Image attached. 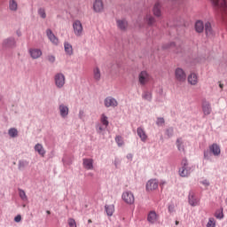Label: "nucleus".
<instances>
[{
  "label": "nucleus",
  "mask_w": 227,
  "mask_h": 227,
  "mask_svg": "<svg viewBox=\"0 0 227 227\" xmlns=\"http://www.w3.org/2000/svg\"><path fill=\"white\" fill-rule=\"evenodd\" d=\"M15 45V39L10 38L4 41V47H13Z\"/></svg>",
  "instance_id": "nucleus-31"
},
{
  "label": "nucleus",
  "mask_w": 227,
  "mask_h": 227,
  "mask_svg": "<svg viewBox=\"0 0 227 227\" xmlns=\"http://www.w3.org/2000/svg\"><path fill=\"white\" fill-rule=\"evenodd\" d=\"M46 35L49 38V40L53 43V45H58L59 43V39L56 37V35L52 33V30L47 29L46 30Z\"/></svg>",
  "instance_id": "nucleus-13"
},
{
  "label": "nucleus",
  "mask_w": 227,
  "mask_h": 227,
  "mask_svg": "<svg viewBox=\"0 0 227 227\" xmlns=\"http://www.w3.org/2000/svg\"><path fill=\"white\" fill-rule=\"evenodd\" d=\"M211 3L216 10H220L227 15V0H211Z\"/></svg>",
  "instance_id": "nucleus-3"
},
{
  "label": "nucleus",
  "mask_w": 227,
  "mask_h": 227,
  "mask_svg": "<svg viewBox=\"0 0 227 227\" xmlns=\"http://www.w3.org/2000/svg\"><path fill=\"white\" fill-rule=\"evenodd\" d=\"M176 146L179 150V152H184V142H182V138H178L176 140Z\"/></svg>",
  "instance_id": "nucleus-33"
},
{
  "label": "nucleus",
  "mask_w": 227,
  "mask_h": 227,
  "mask_svg": "<svg viewBox=\"0 0 227 227\" xmlns=\"http://www.w3.org/2000/svg\"><path fill=\"white\" fill-rule=\"evenodd\" d=\"M153 14L154 17H162V4L160 1L154 3L153 6Z\"/></svg>",
  "instance_id": "nucleus-7"
},
{
  "label": "nucleus",
  "mask_w": 227,
  "mask_h": 227,
  "mask_svg": "<svg viewBox=\"0 0 227 227\" xmlns=\"http://www.w3.org/2000/svg\"><path fill=\"white\" fill-rule=\"evenodd\" d=\"M15 223H20L22 221V216L20 215H18L14 218Z\"/></svg>",
  "instance_id": "nucleus-46"
},
{
  "label": "nucleus",
  "mask_w": 227,
  "mask_h": 227,
  "mask_svg": "<svg viewBox=\"0 0 227 227\" xmlns=\"http://www.w3.org/2000/svg\"><path fill=\"white\" fill-rule=\"evenodd\" d=\"M188 82L192 86H196L199 82L198 74L196 73H192L188 75Z\"/></svg>",
  "instance_id": "nucleus-17"
},
{
  "label": "nucleus",
  "mask_w": 227,
  "mask_h": 227,
  "mask_svg": "<svg viewBox=\"0 0 227 227\" xmlns=\"http://www.w3.org/2000/svg\"><path fill=\"white\" fill-rule=\"evenodd\" d=\"M173 45H175V43H170V47H172Z\"/></svg>",
  "instance_id": "nucleus-55"
},
{
  "label": "nucleus",
  "mask_w": 227,
  "mask_h": 227,
  "mask_svg": "<svg viewBox=\"0 0 227 227\" xmlns=\"http://www.w3.org/2000/svg\"><path fill=\"white\" fill-rule=\"evenodd\" d=\"M88 223H92L91 219H89V220H88Z\"/></svg>",
  "instance_id": "nucleus-53"
},
{
  "label": "nucleus",
  "mask_w": 227,
  "mask_h": 227,
  "mask_svg": "<svg viewBox=\"0 0 227 227\" xmlns=\"http://www.w3.org/2000/svg\"><path fill=\"white\" fill-rule=\"evenodd\" d=\"M157 125H164V118H158Z\"/></svg>",
  "instance_id": "nucleus-47"
},
{
  "label": "nucleus",
  "mask_w": 227,
  "mask_h": 227,
  "mask_svg": "<svg viewBox=\"0 0 227 227\" xmlns=\"http://www.w3.org/2000/svg\"><path fill=\"white\" fill-rule=\"evenodd\" d=\"M155 189H159V182L155 179L149 180L146 184V190L155 191Z\"/></svg>",
  "instance_id": "nucleus-15"
},
{
  "label": "nucleus",
  "mask_w": 227,
  "mask_h": 227,
  "mask_svg": "<svg viewBox=\"0 0 227 227\" xmlns=\"http://www.w3.org/2000/svg\"><path fill=\"white\" fill-rule=\"evenodd\" d=\"M178 224H180V222L176 221V225L178 226Z\"/></svg>",
  "instance_id": "nucleus-52"
},
{
  "label": "nucleus",
  "mask_w": 227,
  "mask_h": 227,
  "mask_svg": "<svg viewBox=\"0 0 227 227\" xmlns=\"http://www.w3.org/2000/svg\"><path fill=\"white\" fill-rule=\"evenodd\" d=\"M73 30L75 36H82V33H84V27H82L81 20H75L73 22Z\"/></svg>",
  "instance_id": "nucleus-5"
},
{
  "label": "nucleus",
  "mask_w": 227,
  "mask_h": 227,
  "mask_svg": "<svg viewBox=\"0 0 227 227\" xmlns=\"http://www.w3.org/2000/svg\"><path fill=\"white\" fill-rule=\"evenodd\" d=\"M100 121L106 129H107V127H109V120L106 114H101Z\"/></svg>",
  "instance_id": "nucleus-29"
},
{
  "label": "nucleus",
  "mask_w": 227,
  "mask_h": 227,
  "mask_svg": "<svg viewBox=\"0 0 227 227\" xmlns=\"http://www.w3.org/2000/svg\"><path fill=\"white\" fill-rule=\"evenodd\" d=\"M188 201L191 207H198L200 205V200L196 198V195L192 192L189 193Z\"/></svg>",
  "instance_id": "nucleus-11"
},
{
  "label": "nucleus",
  "mask_w": 227,
  "mask_h": 227,
  "mask_svg": "<svg viewBox=\"0 0 227 227\" xmlns=\"http://www.w3.org/2000/svg\"><path fill=\"white\" fill-rule=\"evenodd\" d=\"M115 142L117 143L118 146H123V137L120 136L116 137Z\"/></svg>",
  "instance_id": "nucleus-36"
},
{
  "label": "nucleus",
  "mask_w": 227,
  "mask_h": 227,
  "mask_svg": "<svg viewBox=\"0 0 227 227\" xmlns=\"http://www.w3.org/2000/svg\"><path fill=\"white\" fill-rule=\"evenodd\" d=\"M202 112L204 116H208V114L212 113V106H210V103L208 101L202 102Z\"/></svg>",
  "instance_id": "nucleus-14"
},
{
  "label": "nucleus",
  "mask_w": 227,
  "mask_h": 227,
  "mask_svg": "<svg viewBox=\"0 0 227 227\" xmlns=\"http://www.w3.org/2000/svg\"><path fill=\"white\" fill-rule=\"evenodd\" d=\"M106 208V212L107 214V215H109V217H111V215H113V214H114V205H106L105 206Z\"/></svg>",
  "instance_id": "nucleus-30"
},
{
  "label": "nucleus",
  "mask_w": 227,
  "mask_h": 227,
  "mask_svg": "<svg viewBox=\"0 0 227 227\" xmlns=\"http://www.w3.org/2000/svg\"><path fill=\"white\" fill-rule=\"evenodd\" d=\"M8 134L10 137H17V136H19V131L17 130V129L12 128L9 129Z\"/></svg>",
  "instance_id": "nucleus-32"
},
{
  "label": "nucleus",
  "mask_w": 227,
  "mask_h": 227,
  "mask_svg": "<svg viewBox=\"0 0 227 227\" xmlns=\"http://www.w3.org/2000/svg\"><path fill=\"white\" fill-rule=\"evenodd\" d=\"M29 54L33 59H38L42 56V50L36 48L30 49Z\"/></svg>",
  "instance_id": "nucleus-18"
},
{
  "label": "nucleus",
  "mask_w": 227,
  "mask_h": 227,
  "mask_svg": "<svg viewBox=\"0 0 227 227\" xmlns=\"http://www.w3.org/2000/svg\"><path fill=\"white\" fill-rule=\"evenodd\" d=\"M142 98H144V100H148V102H150V100H152V93L144 92V94L142 95Z\"/></svg>",
  "instance_id": "nucleus-35"
},
{
  "label": "nucleus",
  "mask_w": 227,
  "mask_h": 227,
  "mask_svg": "<svg viewBox=\"0 0 227 227\" xmlns=\"http://www.w3.org/2000/svg\"><path fill=\"white\" fill-rule=\"evenodd\" d=\"M207 227H215V219L209 218L207 223Z\"/></svg>",
  "instance_id": "nucleus-37"
},
{
  "label": "nucleus",
  "mask_w": 227,
  "mask_h": 227,
  "mask_svg": "<svg viewBox=\"0 0 227 227\" xmlns=\"http://www.w3.org/2000/svg\"><path fill=\"white\" fill-rule=\"evenodd\" d=\"M68 224L70 227H77V223H75V220L73 218L68 219Z\"/></svg>",
  "instance_id": "nucleus-42"
},
{
  "label": "nucleus",
  "mask_w": 227,
  "mask_h": 227,
  "mask_svg": "<svg viewBox=\"0 0 227 227\" xmlns=\"http://www.w3.org/2000/svg\"><path fill=\"white\" fill-rule=\"evenodd\" d=\"M215 217H216V219H223V217H224V215L223 214V210L216 211L215 214Z\"/></svg>",
  "instance_id": "nucleus-40"
},
{
  "label": "nucleus",
  "mask_w": 227,
  "mask_h": 227,
  "mask_svg": "<svg viewBox=\"0 0 227 227\" xmlns=\"http://www.w3.org/2000/svg\"><path fill=\"white\" fill-rule=\"evenodd\" d=\"M10 10H12V12H15V10H17V3L13 0L10 2Z\"/></svg>",
  "instance_id": "nucleus-39"
},
{
  "label": "nucleus",
  "mask_w": 227,
  "mask_h": 227,
  "mask_svg": "<svg viewBox=\"0 0 227 227\" xmlns=\"http://www.w3.org/2000/svg\"><path fill=\"white\" fill-rule=\"evenodd\" d=\"M35 150L39 153V155H41V157H45V149H43V145H42V144H36Z\"/></svg>",
  "instance_id": "nucleus-28"
},
{
  "label": "nucleus",
  "mask_w": 227,
  "mask_h": 227,
  "mask_svg": "<svg viewBox=\"0 0 227 227\" xmlns=\"http://www.w3.org/2000/svg\"><path fill=\"white\" fill-rule=\"evenodd\" d=\"M79 118L82 120L84 118V110H80L79 111Z\"/></svg>",
  "instance_id": "nucleus-48"
},
{
  "label": "nucleus",
  "mask_w": 227,
  "mask_h": 227,
  "mask_svg": "<svg viewBox=\"0 0 227 227\" xmlns=\"http://www.w3.org/2000/svg\"><path fill=\"white\" fill-rule=\"evenodd\" d=\"M200 184H202V185H204L205 187H208V185H210V182H208V180L207 179L200 181Z\"/></svg>",
  "instance_id": "nucleus-45"
},
{
  "label": "nucleus",
  "mask_w": 227,
  "mask_h": 227,
  "mask_svg": "<svg viewBox=\"0 0 227 227\" xmlns=\"http://www.w3.org/2000/svg\"><path fill=\"white\" fill-rule=\"evenodd\" d=\"M204 29H205L207 36H213L214 30H212V25L210 24V22L207 21L205 23Z\"/></svg>",
  "instance_id": "nucleus-25"
},
{
  "label": "nucleus",
  "mask_w": 227,
  "mask_h": 227,
  "mask_svg": "<svg viewBox=\"0 0 227 227\" xmlns=\"http://www.w3.org/2000/svg\"><path fill=\"white\" fill-rule=\"evenodd\" d=\"M168 211H169V212H173V206H169V207H168Z\"/></svg>",
  "instance_id": "nucleus-50"
},
{
  "label": "nucleus",
  "mask_w": 227,
  "mask_h": 227,
  "mask_svg": "<svg viewBox=\"0 0 227 227\" xmlns=\"http://www.w3.org/2000/svg\"><path fill=\"white\" fill-rule=\"evenodd\" d=\"M93 79L97 82L102 79V73L100 72V68L98 67L93 68Z\"/></svg>",
  "instance_id": "nucleus-22"
},
{
  "label": "nucleus",
  "mask_w": 227,
  "mask_h": 227,
  "mask_svg": "<svg viewBox=\"0 0 227 227\" xmlns=\"http://www.w3.org/2000/svg\"><path fill=\"white\" fill-rule=\"evenodd\" d=\"M19 194H20V198L23 201H27V195H26V192H24V190L20 189L19 190Z\"/></svg>",
  "instance_id": "nucleus-34"
},
{
  "label": "nucleus",
  "mask_w": 227,
  "mask_h": 227,
  "mask_svg": "<svg viewBox=\"0 0 227 227\" xmlns=\"http://www.w3.org/2000/svg\"><path fill=\"white\" fill-rule=\"evenodd\" d=\"M144 20L145 24H147V26H153V24H155L156 22L155 17H153L150 13L145 15V17L144 18Z\"/></svg>",
  "instance_id": "nucleus-21"
},
{
  "label": "nucleus",
  "mask_w": 227,
  "mask_h": 227,
  "mask_svg": "<svg viewBox=\"0 0 227 227\" xmlns=\"http://www.w3.org/2000/svg\"><path fill=\"white\" fill-rule=\"evenodd\" d=\"M64 49L67 56H72L74 54V48L68 42L64 43Z\"/></svg>",
  "instance_id": "nucleus-24"
},
{
  "label": "nucleus",
  "mask_w": 227,
  "mask_h": 227,
  "mask_svg": "<svg viewBox=\"0 0 227 227\" xmlns=\"http://www.w3.org/2000/svg\"><path fill=\"white\" fill-rule=\"evenodd\" d=\"M121 198L123 201L127 203V205H134V201H136L134 193H132L131 192H124Z\"/></svg>",
  "instance_id": "nucleus-6"
},
{
  "label": "nucleus",
  "mask_w": 227,
  "mask_h": 227,
  "mask_svg": "<svg viewBox=\"0 0 227 227\" xmlns=\"http://www.w3.org/2000/svg\"><path fill=\"white\" fill-rule=\"evenodd\" d=\"M181 166L182 167L179 168L180 176H189V175H191V167H189V163L185 159L182 160Z\"/></svg>",
  "instance_id": "nucleus-4"
},
{
  "label": "nucleus",
  "mask_w": 227,
  "mask_h": 227,
  "mask_svg": "<svg viewBox=\"0 0 227 227\" xmlns=\"http://www.w3.org/2000/svg\"><path fill=\"white\" fill-rule=\"evenodd\" d=\"M210 152L213 153L215 156L221 155V147L217 144H213L209 146Z\"/></svg>",
  "instance_id": "nucleus-23"
},
{
  "label": "nucleus",
  "mask_w": 227,
  "mask_h": 227,
  "mask_svg": "<svg viewBox=\"0 0 227 227\" xmlns=\"http://www.w3.org/2000/svg\"><path fill=\"white\" fill-rule=\"evenodd\" d=\"M174 77L176 82H185L187 80V74L182 67H176L174 71Z\"/></svg>",
  "instance_id": "nucleus-1"
},
{
  "label": "nucleus",
  "mask_w": 227,
  "mask_h": 227,
  "mask_svg": "<svg viewBox=\"0 0 227 227\" xmlns=\"http://www.w3.org/2000/svg\"><path fill=\"white\" fill-rule=\"evenodd\" d=\"M105 107H118V101L113 97H107L104 100Z\"/></svg>",
  "instance_id": "nucleus-10"
},
{
  "label": "nucleus",
  "mask_w": 227,
  "mask_h": 227,
  "mask_svg": "<svg viewBox=\"0 0 227 227\" xmlns=\"http://www.w3.org/2000/svg\"><path fill=\"white\" fill-rule=\"evenodd\" d=\"M1 100H3V96H0V102H1Z\"/></svg>",
  "instance_id": "nucleus-54"
},
{
  "label": "nucleus",
  "mask_w": 227,
  "mask_h": 227,
  "mask_svg": "<svg viewBox=\"0 0 227 227\" xmlns=\"http://www.w3.org/2000/svg\"><path fill=\"white\" fill-rule=\"evenodd\" d=\"M205 29V25L203 24V21L198 20L195 23V30L197 33H203V30Z\"/></svg>",
  "instance_id": "nucleus-27"
},
{
  "label": "nucleus",
  "mask_w": 227,
  "mask_h": 227,
  "mask_svg": "<svg viewBox=\"0 0 227 227\" xmlns=\"http://www.w3.org/2000/svg\"><path fill=\"white\" fill-rule=\"evenodd\" d=\"M117 27L121 31H127V28L129 27V22L126 21V20H116Z\"/></svg>",
  "instance_id": "nucleus-16"
},
{
  "label": "nucleus",
  "mask_w": 227,
  "mask_h": 227,
  "mask_svg": "<svg viewBox=\"0 0 227 227\" xmlns=\"http://www.w3.org/2000/svg\"><path fill=\"white\" fill-rule=\"evenodd\" d=\"M159 220V215L155 211H151L147 216L148 223H151V224H154V223H157Z\"/></svg>",
  "instance_id": "nucleus-20"
},
{
  "label": "nucleus",
  "mask_w": 227,
  "mask_h": 227,
  "mask_svg": "<svg viewBox=\"0 0 227 227\" xmlns=\"http://www.w3.org/2000/svg\"><path fill=\"white\" fill-rule=\"evenodd\" d=\"M127 159H129V160H132V154H128Z\"/></svg>",
  "instance_id": "nucleus-49"
},
{
  "label": "nucleus",
  "mask_w": 227,
  "mask_h": 227,
  "mask_svg": "<svg viewBox=\"0 0 227 227\" xmlns=\"http://www.w3.org/2000/svg\"><path fill=\"white\" fill-rule=\"evenodd\" d=\"M47 214H51V211H47Z\"/></svg>",
  "instance_id": "nucleus-56"
},
{
  "label": "nucleus",
  "mask_w": 227,
  "mask_h": 227,
  "mask_svg": "<svg viewBox=\"0 0 227 227\" xmlns=\"http://www.w3.org/2000/svg\"><path fill=\"white\" fill-rule=\"evenodd\" d=\"M82 164H83V168L85 169H93V160L92 159H83Z\"/></svg>",
  "instance_id": "nucleus-26"
},
{
  "label": "nucleus",
  "mask_w": 227,
  "mask_h": 227,
  "mask_svg": "<svg viewBox=\"0 0 227 227\" xmlns=\"http://www.w3.org/2000/svg\"><path fill=\"white\" fill-rule=\"evenodd\" d=\"M97 130L100 134L101 132H104V130H106V127L103 128L102 125H98L97 126Z\"/></svg>",
  "instance_id": "nucleus-44"
},
{
  "label": "nucleus",
  "mask_w": 227,
  "mask_h": 227,
  "mask_svg": "<svg viewBox=\"0 0 227 227\" xmlns=\"http://www.w3.org/2000/svg\"><path fill=\"white\" fill-rule=\"evenodd\" d=\"M219 87L221 88V90H223V88H224V85L223 83H220Z\"/></svg>",
  "instance_id": "nucleus-51"
},
{
  "label": "nucleus",
  "mask_w": 227,
  "mask_h": 227,
  "mask_svg": "<svg viewBox=\"0 0 227 227\" xmlns=\"http://www.w3.org/2000/svg\"><path fill=\"white\" fill-rule=\"evenodd\" d=\"M150 81H152V75L149 74L147 71H141L138 74V82L140 86H146Z\"/></svg>",
  "instance_id": "nucleus-2"
},
{
  "label": "nucleus",
  "mask_w": 227,
  "mask_h": 227,
  "mask_svg": "<svg viewBox=\"0 0 227 227\" xmlns=\"http://www.w3.org/2000/svg\"><path fill=\"white\" fill-rule=\"evenodd\" d=\"M48 61H50V63H54V61H56V57H54L53 55H49Z\"/></svg>",
  "instance_id": "nucleus-43"
},
{
  "label": "nucleus",
  "mask_w": 227,
  "mask_h": 227,
  "mask_svg": "<svg viewBox=\"0 0 227 227\" xmlns=\"http://www.w3.org/2000/svg\"><path fill=\"white\" fill-rule=\"evenodd\" d=\"M38 14L42 19H45V17H47V14L45 13V9H39Z\"/></svg>",
  "instance_id": "nucleus-41"
},
{
  "label": "nucleus",
  "mask_w": 227,
  "mask_h": 227,
  "mask_svg": "<svg viewBox=\"0 0 227 227\" xmlns=\"http://www.w3.org/2000/svg\"><path fill=\"white\" fill-rule=\"evenodd\" d=\"M26 166H27V161H24V160L19 161V165H18L19 169H24Z\"/></svg>",
  "instance_id": "nucleus-38"
},
{
  "label": "nucleus",
  "mask_w": 227,
  "mask_h": 227,
  "mask_svg": "<svg viewBox=\"0 0 227 227\" xmlns=\"http://www.w3.org/2000/svg\"><path fill=\"white\" fill-rule=\"evenodd\" d=\"M93 11L96 13H102L104 12V1L95 0L93 3Z\"/></svg>",
  "instance_id": "nucleus-9"
},
{
  "label": "nucleus",
  "mask_w": 227,
  "mask_h": 227,
  "mask_svg": "<svg viewBox=\"0 0 227 227\" xmlns=\"http://www.w3.org/2000/svg\"><path fill=\"white\" fill-rule=\"evenodd\" d=\"M59 111L62 118H67V116H68V106H65L64 104L59 105Z\"/></svg>",
  "instance_id": "nucleus-19"
},
{
  "label": "nucleus",
  "mask_w": 227,
  "mask_h": 227,
  "mask_svg": "<svg viewBox=\"0 0 227 227\" xmlns=\"http://www.w3.org/2000/svg\"><path fill=\"white\" fill-rule=\"evenodd\" d=\"M54 81L57 88H63L65 86L66 79H65V74L61 73H58L54 76Z\"/></svg>",
  "instance_id": "nucleus-8"
},
{
  "label": "nucleus",
  "mask_w": 227,
  "mask_h": 227,
  "mask_svg": "<svg viewBox=\"0 0 227 227\" xmlns=\"http://www.w3.org/2000/svg\"><path fill=\"white\" fill-rule=\"evenodd\" d=\"M137 134L143 143L148 141V135H146V131L142 127L137 129Z\"/></svg>",
  "instance_id": "nucleus-12"
}]
</instances>
